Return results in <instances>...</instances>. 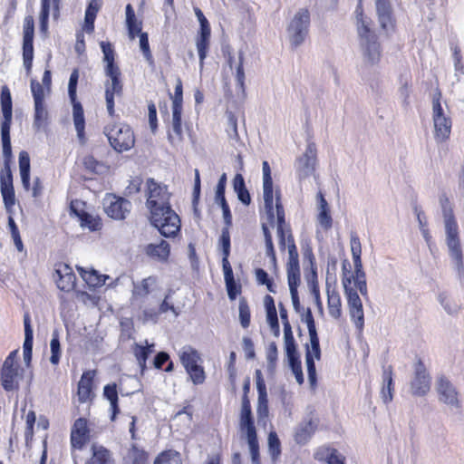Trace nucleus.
Instances as JSON below:
<instances>
[{"label":"nucleus","instance_id":"40","mask_svg":"<svg viewBox=\"0 0 464 464\" xmlns=\"http://www.w3.org/2000/svg\"><path fill=\"white\" fill-rule=\"evenodd\" d=\"M72 103V116H73V123L75 130L77 131V135L80 139L83 137L84 134V115L83 109L79 102L74 100V102H71Z\"/></svg>","mask_w":464,"mask_h":464},{"label":"nucleus","instance_id":"29","mask_svg":"<svg viewBox=\"0 0 464 464\" xmlns=\"http://www.w3.org/2000/svg\"><path fill=\"white\" fill-rule=\"evenodd\" d=\"M94 377V372L88 371L82 373L78 383V399L81 402H86L92 396V383Z\"/></svg>","mask_w":464,"mask_h":464},{"label":"nucleus","instance_id":"16","mask_svg":"<svg viewBox=\"0 0 464 464\" xmlns=\"http://www.w3.org/2000/svg\"><path fill=\"white\" fill-rule=\"evenodd\" d=\"M90 430L87 427V420L83 418L77 419L71 430L72 454L76 450H82L90 439Z\"/></svg>","mask_w":464,"mask_h":464},{"label":"nucleus","instance_id":"10","mask_svg":"<svg viewBox=\"0 0 464 464\" xmlns=\"http://www.w3.org/2000/svg\"><path fill=\"white\" fill-rule=\"evenodd\" d=\"M17 354V350L11 352L4 361L0 372V382L5 391H13L18 387L20 374Z\"/></svg>","mask_w":464,"mask_h":464},{"label":"nucleus","instance_id":"5","mask_svg":"<svg viewBox=\"0 0 464 464\" xmlns=\"http://www.w3.org/2000/svg\"><path fill=\"white\" fill-rule=\"evenodd\" d=\"M342 284L344 288V295L347 299L349 314L355 324V327L362 332L364 326V313L362 302L357 293V290L351 285V278L343 276Z\"/></svg>","mask_w":464,"mask_h":464},{"label":"nucleus","instance_id":"52","mask_svg":"<svg viewBox=\"0 0 464 464\" xmlns=\"http://www.w3.org/2000/svg\"><path fill=\"white\" fill-rule=\"evenodd\" d=\"M288 262L287 268L299 267L298 252L292 235L287 237Z\"/></svg>","mask_w":464,"mask_h":464},{"label":"nucleus","instance_id":"48","mask_svg":"<svg viewBox=\"0 0 464 464\" xmlns=\"http://www.w3.org/2000/svg\"><path fill=\"white\" fill-rule=\"evenodd\" d=\"M51 357L50 362L53 365H57L61 358V344L59 340V334L57 331H53L52 334V339L50 342Z\"/></svg>","mask_w":464,"mask_h":464},{"label":"nucleus","instance_id":"36","mask_svg":"<svg viewBox=\"0 0 464 464\" xmlns=\"http://www.w3.org/2000/svg\"><path fill=\"white\" fill-rule=\"evenodd\" d=\"M328 310L331 316L339 318L342 314V301L340 295L335 289L327 288Z\"/></svg>","mask_w":464,"mask_h":464},{"label":"nucleus","instance_id":"47","mask_svg":"<svg viewBox=\"0 0 464 464\" xmlns=\"http://www.w3.org/2000/svg\"><path fill=\"white\" fill-rule=\"evenodd\" d=\"M128 459L130 464H148V454L144 450L133 444L129 450Z\"/></svg>","mask_w":464,"mask_h":464},{"label":"nucleus","instance_id":"38","mask_svg":"<svg viewBox=\"0 0 464 464\" xmlns=\"http://www.w3.org/2000/svg\"><path fill=\"white\" fill-rule=\"evenodd\" d=\"M156 277L149 276L139 283H133L132 296L134 298H140L148 295L151 292L152 287L156 285Z\"/></svg>","mask_w":464,"mask_h":464},{"label":"nucleus","instance_id":"3","mask_svg":"<svg viewBox=\"0 0 464 464\" xmlns=\"http://www.w3.org/2000/svg\"><path fill=\"white\" fill-rule=\"evenodd\" d=\"M443 218L445 227V241L449 255L452 259L458 273L464 272V256L459 239V226L450 208L443 207Z\"/></svg>","mask_w":464,"mask_h":464},{"label":"nucleus","instance_id":"43","mask_svg":"<svg viewBox=\"0 0 464 464\" xmlns=\"http://www.w3.org/2000/svg\"><path fill=\"white\" fill-rule=\"evenodd\" d=\"M103 395L110 401L111 408L112 410L111 420H114L116 414L119 411L118 407V392L115 383L108 384L103 388Z\"/></svg>","mask_w":464,"mask_h":464},{"label":"nucleus","instance_id":"28","mask_svg":"<svg viewBox=\"0 0 464 464\" xmlns=\"http://www.w3.org/2000/svg\"><path fill=\"white\" fill-rule=\"evenodd\" d=\"M240 428L246 433L256 431V428L252 418L250 401L247 396L242 397Z\"/></svg>","mask_w":464,"mask_h":464},{"label":"nucleus","instance_id":"55","mask_svg":"<svg viewBox=\"0 0 464 464\" xmlns=\"http://www.w3.org/2000/svg\"><path fill=\"white\" fill-rule=\"evenodd\" d=\"M83 165L84 167L94 172V173H97V174H102L105 171H107L108 168L107 166H105L103 163L96 160L93 156H86L84 159H83Z\"/></svg>","mask_w":464,"mask_h":464},{"label":"nucleus","instance_id":"39","mask_svg":"<svg viewBox=\"0 0 464 464\" xmlns=\"http://www.w3.org/2000/svg\"><path fill=\"white\" fill-rule=\"evenodd\" d=\"M153 346L154 344H149L148 341H145V345L135 343L133 346V353L141 372L146 368V362L149 355L153 352Z\"/></svg>","mask_w":464,"mask_h":464},{"label":"nucleus","instance_id":"31","mask_svg":"<svg viewBox=\"0 0 464 464\" xmlns=\"http://www.w3.org/2000/svg\"><path fill=\"white\" fill-rule=\"evenodd\" d=\"M87 464H114L111 452L102 445L92 444Z\"/></svg>","mask_w":464,"mask_h":464},{"label":"nucleus","instance_id":"6","mask_svg":"<svg viewBox=\"0 0 464 464\" xmlns=\"http://www.w3.org/2000/svg\"><path fill=\"white\" fill-rule=\"evenodd\" d=\"M310 14L306 9H300L291 19L287 26V37L292 47L300 46L308 34Z\"/></svg>","mask_w":464,"mask_h":464},{"label":"nucleus","instance_id":"30","mask_svg":"<svg viewBox=\"0 0 464 464\" xmlns=\"http://www.w3.org/2000/svg\"><path fill=\"white\" fill-rule=\"evenodd\" d=\"M102 5V0H90L85 11L83 29L92 34L94 31V21Z\"/></svg>","mask_w":464,"mask_h":464},{"label":"nucleus","instance_id":"33","mask_svg":"<svg viewBox=\"0 0 464 464\" xmlns=\"http://www.w3.org/2000/svg\"><path fill=\"white\" fill-rule=\"evenodd\" d=\"M146 253L153 258L165 261L169 256V245L165 240H161L159 244H150L146 247Z\"/></svg>","mask_w":464,"mask_h":464},{"label":"nucleus","instance_id":"49","mask_svg":"<svg viewBox=\"0 0 464 464\" xmlns=\"http://www.w3.org/2000/svg\"><path fill=\"white\" fill-rule=\"evenodd\" d=\"M48 118V112L44 103L34 104V128L39 130L45 126Z\"/></svg>","mask_w":464,"mask_h":464},{"label":"nucleus","instance_id":"53","mask_svg":"<svg viewBox=\"0 0 464 464\" xmlns=\"http://www.w3.org/2000/svg\"><path fill=\"white\" fill-rule=\"evenodd\" d=\"M349 277L351 278V281L353 280L354 283L353 288L358 290L362 296L366 297L368 295V291L363 269L360 270V272L354 271V275Z\"/></svg>","mask_w":464,"mask_h":464},{"label":"nucleus","instance_id":"7","mask_svg":"<svg viewBox=\"0 0 464 464\" xmlns=\"http://www.w3.org/2000/svg\"><path fill=\"white\" fill-rule=\"evenodd\" d=\"M147 208L150 213L156 211H164L170 207V193L167 186L159 184L154 179H150L147 181Z\"/></svg>","mask_w":464,"mask_h":464},{"label":"nucleus","instance_id":"17","mask_svg":"<svg viewBox=\"0 0 464 464\" xmlns=\"http://www.w3.org/2000/svg\"><path fill=\"white\" fill-rule=\"evenodd\" d=\"M55 282L62 291L70 292L75 285L76 276L72 267L66 264H59L55 268Z\"/></svg>","mask_w":464,"mask_h":464},{"label":"nucleus","instance_id":"25","mask_svg":"<svg viewBox=\"0 0 464 464\" xmlns=\"http://www.w3.org/2000/svg\"><path fill=\"white\" fill-rule=\"evenodd\" d=\"M317 429V421L310 419L300 423L295 432V440L297 444L304 445L312 438Z\"/></svg>","mask_w":464,"mask_h":464},{"label":"nucleus","instance_id":"13","mask_svg":"<svg viewBox=\"0 0 464 464\" xmlns=\"http://www.w3.org/2000/svg\"><path fill=\"white\" fill-rule=\"evenodd\" d=\"M103 208L106 214L116 220L124 219L130 213L131 203L126 198L107 194L103 199Z\"/></svg>","mask_w":464,"mask_h":464},{"label":"nucleus","instance_id":"19","mask_svg":"<svg viewBox=\"0 0 464 464\" xmlns=\"http://www.w3.org/2000/svg\"><path fill=\"white\" fill-rule=\"evenodd\" d=\"M378 22L382 29L388 31L393 28V11L390 0H375Z\"/></svg>","mask_w":464,"mask_h":464},{"label":"nucleus","instance_id":"15","mask_svg":"<svg viewBox=\"0 0 464 464\" xmlns=\"http://www.w3.org/2000/svg\"><path fill=\"white\" fill-rule=\"evenodd\" d=\"M310 343L306 344L305 351V363L307 367L308 381L312 387L316 384V369L314 360H320L321 349L319 344V338L316 334H309Z\"/></svg>","mask_w":464,"mask_h":464},{"label":"nucleus","instance_id":"21","mask_svg":"<svg viewBox=\"0 0 464 464\" xmlns=\"http://www.w3.org/2000/svg\"><path fill=\"white\" fill-rule=\"evenodd\" d=\"M0 103L3 113L1 127H11L13 117L12 97L10 90L6 85H4L1 89Z\"/></svg>","mask_w":464,"mask_h":464},{"label":"nucleus","instance_id":"22","mask_svg":"<svg viewBox=\"0 0 464 464\" xmlns=\"http://www.w3.org/2000/svg\"><path fill=\"white\" fill-rule=\"evenodd\" d=\"M172 120L171 127L172 132H169V140L174 144L179 142L182 140V126H181V115L183 111L182 105L172 104Z\"/></svg>","mask_w":464,"mask_h":464},{"label":"nucleus","instance_id":"8","mask_svg":"<svg viewBox=\"0 0 464 464\" xmlns=\"http://www.w3.org/2000/svg\"><path fill=\"white\" fill-rule=\"evenodd\" d=\"M150 221L165 237L176 236L180 229V219L171 208L150 213Z\"/></svg>","mask_w":464,"mask_h":464},{"label":"nucleus","instance_id":"58","mask_svg":"<svg viewBox=\"0 0 464 464\" xmlns=\"http://www.w3.org/2000/svg\"><path fill=\"white\" fill-rule=\"evenodd\" d=\"M140 48L143 53L145 60L149 63V64L152 65L154 63V60L150 49L149 38L146 33H140Z\"/></svg>","mask_w":464,"mask_h":464},{"label":"nucleus","instance_id":"23","mask_svg":"<svg viewBox=\"0 0 464 464\" xmlns=\"http://www.w3.org/2000/svg\"><path fill=\"white\" fill-rule=\"evenodd\" d=\"M316 198L318 210L317 222L324 229L328 230L333 224L329 205L321 191L317 193Z\"/></svg>","mask_w":464,"mask_h":464},{"label":"nucleus","instance_id":"34","mask_svg":"<svg viewBox=\"0 0 464 464\" xmlns=\"http://www.w3.org/2000/svg\"><path fill=\"white\" fill-rule=\"evenodd\" d=\"M79 271L82 279L92 287L102 286L106 284V280L110 277L108 276L98 275L95 270H85L82 267L78 266Z\"/></svg>","mask_w":464,"mask_h":464},{"label":"nucleus","instance_id":"62","mask_svg":"<svg viewBox=\"0 0 464 464\" xmlns=\"http://www.w3.org/2000/svg\"><path fill=\"white\" fill-rule=\"evenodd\" d=\"M285 343V350L287 356L288 361H293L294 359H298L299 354L296 351V344L294 337L284 338Z\"/></svg>","mask_w":464,"mask_h":464},{"label":"nucleus","instance_id":"9","mask_svg":"<svg viewBox=\"0 0 464 464\" xmlns=\"http://www.w3.org/2000/svg\"><path fill=\"white\" fill-rule=\"evenodd\" d=\"M432 121L436 142H446L450 136L452 121L446 114L439 98L434 99L432 102Z\"/></svg>","mask_w":464,"mask_h":464},{"label":"nucleus","instance_id":"32","mask_svg":"<svg viewBox=\"0 0 464 464\" xmlns=\"http://www.w3.org/2000/svg\"><path fill=\"white\" fill-rule=\"evenodd\" d=\"M280 199V196L278 193L276 194V197L274 198L273 194V187L269 188H263V198L265 201V210L267 215V218L269 221L273 224L275 217H276V198ZM281 203V201L279 200Z\"/></svg>","mask_w":464,"mask_h":464},{"label":"nucleus","instance_id":"18","mask_svg":"<svg viewBox=\"0 0 464 464\" xmlns=\"http://www.w3.org/2000/svg\"><path fill=\"white\" fill-rule=\"evenodd\" d=\"M82 205L80 201L71 203V211L79 218L81 227H87L91 231H98L102 228V223L97 216L91 215L79 208Z\"/></svg>","mask_w":464,"mask_h":464},{"label":"nucleus","instance_id":"59","mask_svg":"<svg viewBox=\"0 0 464 464\" xmlns=\"http://www.w3.org/2000/svg\"><path fill=\"white\" fill-rule=\"evenodd\" d=\"M7 188H14L13 175L8 163L4 164V168L0 171V189Z\"/></svg>","mask_w":464,"mask_h":464},{"label":"nucleus","instance_id":"54","mask_svg":"<svg viewBox=\"0 0 464 464\" xmlns=\"http://www.w3.org/2000/svg\"><path fill=\"white\" fill-rule=\"evenodd\" d=\"M262 230L265 237V243H266V254L267 256L270 257L271 262L274 266L276 265V252L272 241V236L269 232V229L266 225H262Z\"/></svg>","mask_w":464,"mask_h":464},{"label":"nucleus","instance_id":"41","mask_svg":"<svg viewBox=\"0 0 464 464\" xmlns=\"http://www.w3.org/2000/svg\"><path fill=\"white\" fill-rule=\"evenodd\" d=\"M233 188L237 195V198L244 204L249 205L251 197L246 188L244 178L241 174H237L233 179Z\"/></svg>","mask_w":464,"mask_h":464},{"label":"nucleus","instance_id":"35","mask_svg":"<svg viewBox=\"0 0 464 464\" xmlns=\"http://www.w3.org/2000/svg\"><path fill=\"white\" fill-rule=\"evenodd\" d=\"M210 31L199 32L197 40L196 46L199 57V68L200 71L204 66V60L207 57L208 51L209 48Z\"/></svg>","mask_w":464,"mask_h":464},{"label":"nucleus","instance_id":"37","mask_svg":"<svg viewBox=\"0 0 464 464\" xmlns=\"http://www.w3.org/2000/svg\"><path fill=\"white\" fill-rule=\"evenodd\" d=\"M19 169L23 187L25 190L30 189V158L27 152L19 153Z\"/></svg>","mask_w":464,"mask_h":464},{"label":"nucleus","instance_id":"63","mask_svg":"<svg viewBox=\"0 0 464 464\" xmlns=\"http://www.w3.org/2000/svg\"><path fill=\"white\" fill-rule=\"evenodd\" d=\"M239 320L243 328H247L250 324V311L245 300L239 302Z\"/></svg>","mask_w":464,"mask_h":464},{"label":"nucleus","instance_id":"44","mask_svg":"<svg viewBox=\"0 0 464 464\" xmlns=\"http://www.w3.org/2000/svg\"><path fill=\"white\" fill-rule=\"evenodd\" d=\"M153 464H182V461L179 452L169 450L160 453Z\"/></svg>","mask_w":464,"mask_h":464},{"label":"nucleus","instance_id":"12","mask_svg":"<svg viewBox=\"0 0 464 464\" xmlns=\"http://www.w3.org/2000/svg\"><path fill=\"white\" fill-rule=\"evenodd\" d=\"M436 391L440 402L446 404L451 409H460L461 402L459 398V392L447 377L440 376L437 378Z\"/></svg>","mask_w":464,"mask_h":464},{"label":"nucleus","instance_id":"56","mask_svg":"<svg viewBox=\"0 0 464 464\" xmlns=\"http://www.w3.org/2000/svg\"><path fill=\"white\" fill-rule=\"evenodd\" d=\"M187 373L195 385L202 384L205 382L206 374L201 363L194 365L187 371Z\"/></svg>","mask_w":464,"mask_h":464},{"label":"nucleus","instance_id":"60","mask_svg":"<svg viewBox=\"0 0 464 464\" xmlns=\"http://www.w3.org/2000/svg\"><path fill=\"white\" fill-rule=\"evenodd\" d=\"M287 280L290 292L297 291V286L300 283V268H287Z\"/></svg>","mask_w":464,"mask_h":464},{"label":"nucleus","instance_id":"64","mask_svg":"<svg viewBox=\"0 0 464 464\" xmlns=\"http://www.w3.org/2000/svg\"><path fill=\"white\" fill-rule=\"evenodd\" d=\"M266 360H267V368L270 372H273L276 368V363L277 360V347L276 343H271L268 345L266 351Z\"/></svg>","mask_w":464,"mask_h":464},{"label":"nucleus","instance_id":"42","mask_svg":"<svg viewBox=\"0 0 464 464\" xmlns=\"http://www.w3.org/2000/svg\"><path fill=\"white\" fill-rule=\"evenodd\" d=\"M392 372L389 368L383 372V385L381 391V397L384 403H389L392 401Z\"/></svg>","mask_w":464,"mask_h":464},{"label":"nucleus","instance_id":"4","mask_svg":"<svg viewBox=\"0 0 464 464\" xmlns=\"http://www.w3.org/2000/svg\"><path fill=\"white\" fill-rule=\"evenodd\" d=\"M104 134L111 146L118 152L130 150L135 143L130 127L124 123H112L104 127Z\"/></svg>","mask_w":464,"mask_h":464},{"label":"nucleus","instance_id":"45","mask_svg":"<svg viewBox=\"0 0 464 464\" xmlns=\"http://www.w3.org/2000/svg\"><path fill=\"white\" fill-rule=\"evenodd\" d=\"M10 128L11 127H1L3 156L5 158L4 164L8 163L9 165H10V160H11V157H12Z\"/></svg>","mask_w":464,"mask_h":464},{"label":"nucleus","instance_id":"2","mask_svg":"<svg viewBox=\"0 0 464 464\" xmlns=\"http://www.w3.org/2000/svg\"><path fill=\"white\" fill-rule=\"evenodd\" d=\"M103 53V61L106 63L105 73L111 79L105 83V100L106 107L111 116L114 115V95H121L122 85L120 82V69L114 63L115 52L113 46L109 42H101L100 44Z\"/></svg>","mask_w":464,"mask_h":464},{"label":"nucleus","instance_id":"24","mask_svg":"<svg viewBox=\"0 0 464 464\" xmlns=\"http://www.w3.org/2000/svg\"><path fill=\"white\" fill-rule=\"evenodd\" d=\"M179 357L186 372L202 362L200 353L190 345L183 346L179 351Z\"/></svg>","mask_w":464,"mask_h":464},{"label":"nucleus","instance_id":"57","mask_svg":"<svg viewBox=\"0 0 464 464\" xmlns=\"http://www.w3.org/2000/svg\"><path fill=\"white\" fill-rule=\"evenodd\" d=\"M42 10L40 13V30L44 34L48 31V18L50 13V0H42Z\"/></svg>","mask_w":464,"mask_h":464},{"label":"nucleus","instance_id":"1","mask_svg":"<svg viewBox=\"0 0 464 464\" xmlns=\"http://www.w3.org/2000/svg\"><path fill=\"white\" fill-rule=\"evenodd\" d=\"M355 16L362 63L366 66L376 65L382 56L381 44L376 34L371 29V19L363 14L361 2L356 6Z\"/></svg>","mask_w":464,"mask_h":464},{"label":"nucleus","instance_id":"20","mask_svg":"<svg viewBox=\"0 0 464 464\" xmlns=\"http://www.w3.org/2000/svg\"><path fill=\"white\" fill-rule=\"evenodd\" d=\"M276 232L278 237V244L282 250L287 247V237L288 235H292L290 230L285 225V211L282 203L279 202V198H276Z\"/></svg>","mask_w":464,"mask_h":464},{"label":"nucleus","instance_id":"14","mask_svg":"<svg viewBox=\"0 0 464 464\" xmlns=\"http://www.w3.org/2000/svg\"><path fill=\"white\" fill-rule=\"evenodd\" d=\"M316 164V147L310 142L307 144L305 152L297 159L295 163L296 174L299 180H304L314 174Z\"/></svg>","mask_w":464,"mask_h":464},{"label":"nucleus","instance_id":"61","mask_svg":"<svg viewBox=\"0 0 464 464\" xmlns=\"http://www.w3.org/2000/svg\"><path fill=\"white\" fill-rule=\"evenodd\" d=\"M438 301L448 314H456L459 310V305L452 303L445 294H440L438 296Z\"/></svg>","mask_w":464,"mask_h":464},{"label":"nucleus","instance_id":"11","mask_svg":"<svg viewBox=\"0 0 464 464\" xmlns=\"http://www.w3.org/2000/svg\"><path fill=\"white\" fill-rule=\"evenodd\" d=\"M431 377L424 363L418 359L414 363V374L410 383L411 393L413 396L423 397L430 390Z\"/></svg>","mask_w":464,"mask_h":464},{"label":"nucleus","instance_id":"27","mask_svg":"<svg viewBox=\"0 0 464 464\" xmlns=\"http://www.w3.org/2000/svg\"><path fill=\"white\" fill-rule=\"evenodd\" d=\"M314 459L327 464H344V457L335 449L321 447L314 452Z\"/></svg>","mask_w":464,"mask_h":464},{"label":"nucleus","instance_id":"50","mask_svg":"<svg viewBox=\"0 0 464 464\" xmlns=\"http://www.w3.org/2000/svg\"><path fill=\"white\" fill-rule=\"evenodd\" d=\"M246 439L249 451L252 459V464H260L259 461V446L256 437V431L247 432Z\"/></svg>","mask_w":464,"mask_h":464},{"label":"nucleus","instance_id":"51","mask_svg":"<svg viewBox=\"0 0 464 464\" xmlns=\"http://www.w3.org/2000/svg\"><path fill=\"white\" fill-rule=\"evenodd\" d=\"M268 452L276 460L281 454V442L275 431H270L267 438Z\"/></svg>","mask_w":464,"mask_h":464},{"label":"nucleus","instance_id":"26","mask_svg":"<svg viewBox=\"0 0 464 464\" xmlns=\"http://www.w3.org/2000/svg\"><path fill=\"white\" fill-rule=\"evenodd\" d=\"M24 341L23 345L24 350V362L26 365H29L32 360V352H33V339L34 333L31 326L30 316L28 314H25L24 316Z\"/></svg>","mask_w":464,"mask_h":464},{"label":"nucleus","instance_id":"46","mask_svg":"<svg viewBox=\"0 0 464 464\" xmlns=\"http://www.w3.org/2000/svg\"><path fill=\"white\" fill-rule=\"evenodd\" d=\"M34 40L23 39V60L24 66L27 71V73H30L32 66H33V59H34Z\"/></svg>","mask_w":464,"mask_h":464}]
</instances>
